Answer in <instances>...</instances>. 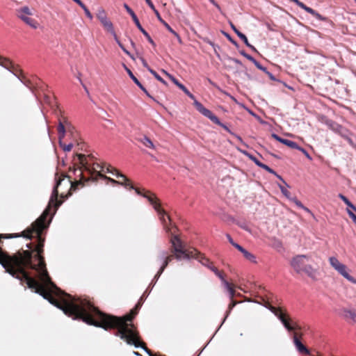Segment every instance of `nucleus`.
<instances>
[{
  "mask_svg": "<svg viewBox=\"0 0 356 356\" xmlns=\"http://www.w3.org/2000/svg\"><path fill=\"white\" fill-rule=\"evenodd\" d=\"M47 294L48 296L43 295V298L62 309L68 316L81 320L88 325L102 327L105 330H115V334L128 344L142 348L149 356H158L153 354L146 346L145 343L141 341L137 327L133 323V320L143 305L142 298L128 314L117 316L100 311L89 300L73 298L59 288L56 290L54 287L50 286Z\"/></svg>",
  "mask_w": 356,
  "mask_h": 356,
  "instance_id": "obj_1",
  "label": "nucleus"
},
{
  "mask_svg": "<svg viewBox=\"0 0 356 356\" xmlns=\"http://www.w3.org/2000/svg\"><path fill=\"white\" fill-rule=\"evenodd\" d=\"M76 156L80 165L77 169L74 167L73 170L74 172L77 170H79V177H80V179L73 181L70 176H67L64 173H61L60 175L56 173V184L53 188L47 208L30 227L24 229L20 234H15L13 236H22L30 240L33 238H36L37 244L35 247V250L36 251L35 258V259L40 261V265L42 266H43V268L46 267L45 260L43 256L45 241V236H43V232L47 229L51 220L52 217L47 220L51 207H54V214L58 208L62 204L64 199L67 198V197L71 195L70 191H75L79 185L83 186V182L90 179L97 180L98 177L104 179H107L108 177L103 175L102 172H108L107 167L109 165H106V163L100 165L97 163H93L91 164L86 155L77 154Z\"/></svg>",
  "mask_w": 356,
  "mask_h": 356,
  "instance_id": "obj_2",
  "label": "nucleus"
},
{
  "mask_svg": "<svg viewBox=\"0 0 356 356\" xmlns=\"http://www.w3.org/2000/svg\"><path fill=\"white\" fill-rule=\"evenodd\" d=\"M309 260V257L308 255L298 254L291 259L290 265L297 273H305L309 277L315 280H316L317 269L307 264Z\"/></svg>",
  "mask_w": 356,
  "mask_h": 356,
  "instance_id": "obj_3",
  "label": "nucleus"
},
{
  "mask_svg": "<svg viewBox=\"0 0 356 356\" xmlns=\"http://www.w3.org/2000/svg\"><path fill=\"white\" fill-rule=\"evenodd\" d=\"M282 323L284 327L289 332H294L301 330L302 327L297 321L290 317V316L284 311L281 307H276L272 305L266 306Z\"/></svg>",
  "mask_w": 356,
  "mask_h": 356,
  "instance_id": "obj_4",
  "label": "nucleus"
},
{
  "mask_svg": "<svg viewBox=\"0 0 356 356\" xmlns=\"http://www.w3.org/2000/svg\"><path fill=\"white\" fill-rule=\"evenodd\" d=\"M176 230H174L169 233L171 235L170 237V243L172 244L170 252L171 253L175 254V259L177 260H180L182 258L188 259L191 258V256H193V254L191 253L192 250H186L184 248V245L179 238V237L175 234Z\"/></svg>",
  "mask_w": 356,
  "mask_h": 356,
  "instance_id": "obj_5",
  "label": "nucleus"
},
{
  "mask_svg": "<svg viewBox=\"0 0 356 356\" xmlns=\"http://www.w3.org/2000/svg\"><path fill=\"white\" fill-rule=\"evenodd\" d=\"M0 65L13 73L26 86L31 88L32 85L29 79L23 74L22 70L15 65L8 58L0 56Z\"/></svg>",
  "mask_w": 356,
  "mask_h": 356,
  "instance_id": "obj_6",
  "label": "nucleus"
},
{
  "mask_svg": "<svg viewBox=\"0 0 356 356\" xmlns=\"http://www.w3.org/2000/svg\"><path fill=\"white\" fill-rule=\"evenodd\" d=\"M17 15L31 28L33 29L38 28L40 24L37 20L31 17L32 13L28 6H24L17 10Z\"/></svg>",
  "mask_w": 356,
  "mask_h": 356,
  "instance_id": "obj_7",
  "label": "nucleus"
},
{
  "mask_svg": "<svg viewBox=\"0 0 356 356\" xmlns=\"http://www.w3.org/2000/svg\"><path fill=\"white\" fill-rule=\"evenodd\" d=\"M330 266L337 270L341 275L347 279L348 281L353 284H356V279L349 275L347 270V266L341 264L337 257H330L329 258Z\"/></svg>",
  "mask_w": 356,
  "mask_h": 356,
  "instance_id": "obj_8",
  "label": "nucleus"
},
{
  "mask_svg": "<svg viewBox=\"0 0 356 356\" xmlns=\"http://www.w3.org/2000/svg\"><path fill=\"white\" fill-rule=\"evenodd\" d=\"M107 172L115 175L119 180L116 181L110 177H107L106 179H108L113 183L118 184L125 187H129V188H134V186L130 179H129L124 175L120 173L116 168L111 165H108L107 167Z\"/></svg>",
  "mask_w": 356,
  "mask_h": 356,
  "instance_id": "obj_9",
  "label": "nucleus"
},
{
  "mask_svg": "<svg viewBox=\"0 0 356 356\" xmlns=\"http://www.w3.org/2000/svg\"><path fill=\"white\" fill-rule=\"evenodd\" d=\"M101 24H102V26H104V29L106 31H107L108 32L111 33L113 37H114V39L116 41V42L118 43V44L119 45V47L122 49V51L127 54L128 55L131 59L133 60H135V57L134 56L133 54H131L124 47V45L121 43V42L118 39V35H116L115 32V30L113 29V25L112 24V22L108 19L106 18V19L104 20H102L100 22Z\"/></svg>",
  "mask_w": 356,
  "mask_h": 356,
  "instance_id": "obj_10",
  "label": "nucleus"
},
{
  "mask_svg": "<svg viewBox=\"0 0 356 356\" xmlns=\"http://www.w3.org/2000/svg\"><path fill=\"white\" fill-rule=\"evenodd\" d=\"M194 105L200 113L210 119L213 123L223 127L226 130L228 129L225 124L220 122L216 115H215L210 110L206 108L200 102L195 100Z\"/></svg>",
  "mask_w": 356,
  "mask_h": 356,
  "instance_id": "obj_11",
  "label": "nucleus"
},
{
  "mask_svg": "<svg viewBox=\"0 0 356 356\" xmlns=\"http://www.w3.org/2000/svg\"><path fill=\"white\" fill-rule=\"evenodd\" d=\"M156 211L157 212L158 216H159V220H161L163 228L167 233L169 234L177 229L176 225H172L170 217L167 214L166 211L162 207Z\"/></svg>",
  "mask_w": 356,
  "mask_h": 356,
  "instance_id": "obj_12",
  "label": "nucleus"
},
{
  "mask_svg": "<svg viewBox=\"0 0 356 356\" xmlns=\"http://www.w3.org/2000/svg\"><path fill=\"white\" fill-rule=\"evenodd\" d=\"M60 113V115L58 118V125L57 127L58 133V140H63L65 137V134L66 130L72 132L73 127L71 126L70 122L67 120V119L63 115L62 111L59 110Z\"/></svg>",
  "mask_w": 356,
  "mask_h": 356,
  "instance_id": "obj_13",
  "label": "nucleus"
},
{
  "mask_svg": "<svg viewBox=\"0 0 356 356\" xmlns=\"http://www.w3.org/2000/svg\"><path fill=\"white\" fill-rule=\"evenodd\" d=\"M124 8L127 11V13L131 15L133 21L134 22L135 24L138 27V29L141 31V33L145 35V37L147 39L148 42L153 46L155 47L156 44L154 42V40L150 37L149 34L142 27L135 13L132 10V9L127 4L124 3Z\"/></svg>",
  "mask_w": 356,
  "mask_h": 356,
  "instance_id": "obj_14",
  "label": "nucleus"
},
{
  "mask_svg": "<svg viewBox=\"0 0 356 356\" xmlns=\"http://www.w3.org/2000/svg\"><path fill=\"white\" fill-rule=\"evenodd\" d=\"M175 258V254L172 253L171 254H168V253L165 251H161L158 255V259L160 261H163V264L161 266L160 269L154 276V280H157L162 273L164 271L165 268L168 266L170 262Z\"/></svg>",
  "mask_w": 356,
  "mask_h": 356,
  "instance_id": "obj_15",
  "label": "nucleus"
},
{
  "mask_svg": "<svg viewBox=\"0 0 356 356\" xmlns=\"http://www.w3.org/2000/svg\"><path fill=\"white\" fill-rule=\"evenodd\" d=\"M191 253L193 254V256L191 257V258L197 259L203 266H206L211 271L213 268H216L213 262L211 261L209 258L206 257L204 254L198 252L196 249H193Z\"/></svg>",
  "mask_w": 356,
  "mask_h": 356,
  "instance_id": "obj_16",
  "label": "nucleus"
},
{
  "mask_svg": "<svg viewBox=\"0 0 356 356\" xmlns=\"http://www.w3.org/2000/svg\"><path fill=\"white\" fill-rule=\"evenodd\" d=\"M143 197L148 200L155 211L159 210L161 208V200L157 197L156 194L152 191L144 190Z\"/></svg>",
  "mask_w": 356,
  "mask_h": 356,
  "instance_id": "obj_17",
  "label": "nucleus"
},
{
  "mask_svg": "<svg viewBox=\"0 0 356 356\" xmlns=\"http://www.w3.org/2000/svg\"><path fill=\"white\" fill-rule=\"evenodd\" d=\"M289 1L295 3L300 8H301L303 10H305L306 12H307L308 13L311 14L312 15H313L316 19H318L319 20H324L325 19V18L321 14L317 13L316 10H314L312 8L307 6L305 3H303L302 2L300 1L299 0H289Z\"/></svg>",
  "mask_w": 356,
  "mask_h": 356,
  "instance_id": "obj_18",
  "label": "nucleus"
},
{
  "mask_svg": "<svg viewBox=\"0 0 356 356\" xmlns=\"http://www.w3.org/2000/svg\"><path fill=\"white\" fill-rule=\"evenodd\" d=\"M293 343L295 344L296 348H297V350L300 353H303V354H305V355H309V350L306 348L305 346H304L300 340L298 339V332H294L293 333Z\"/></svg>",
  "mask_w": 356,
  "mask_h": 356,
  "instance_id": "obj_19",
  "label": "nucleus"
},
{
  "mask_svg": "<svg viewBox=\"0 0 356 356\" xmlns=\"http://www.w3.org/2000/svg\"><path fill=\"white\" fill-rule=\"evenodd\" d=\"M271 137L273 138H274L275 140L279 141L280 143L286 145L287 147H290L291 149H297L298 148H299V145L296 143H295V142H293L292 140H289L288 139L282 138H281L280 136H279L278 135H277L275 134H273L271 135Z\"/></svg>",
  "mask_w": 356,
  "mask_h": 356,
  "instance_id": "obj_20",
  "label": "nucleus"
},
{
  "mask_svg": "<svg viewBox=\"0 0 356 356\" xmlns=\"http://www.w3.org/2000/svg\"><path fill=\"white\" fill-rule=\"evenodd\" d=\"M168 77L187 96H188L191 99H195V96L182 84L175 77H174L171 74H168Z\"/></svg>",
  "mask_w": 356,
  "mask_h": 356,
  "instance_id": "obj_21",
  "label": "nucleus"
},
{
  "mask_svg": "<svg viewBox=\"0 0 356 356\" xmlns=\"http://www.w3.org/2000/svg\"><path fill=\"white\" fill-rule=\"evenodd\" d=\"M229 24H230V26L232 29V30L243 41V42L245 44V45L248 46V47H250L252 50L257 51V49H255V47L249 43L247 37L245 36V35H244L243 33L240 32L236 28V26L232 22H229Z\"/></svg>",
  "mask_w": 356,
  "mask_h": 356,
  "instance_id": "obj_22",
  "label": "nucleus"
},
{
  "mask_svg": "<svg viewBox=\"0 0 356 356\" xmlns=\"http://www.w3.org/2000/svg\"><path fill=\"white\" fill-rule=\"evenodd\" d=\"M342 316L348 322L356 323V311L343 309L342 310Z\"/></svg>",
  "mask_w": 356,
  "mask_h": 356,
  "instance_id": "obj_23",
  "label": "nucleus"
},
{
  "mask_svg": "<svg viewBox=\"0 0 356 356\" xmlns=\"http://www.w3.org/2000/svg\"><path fill=\"white\" fill-rule=\"evenodd\" d=\"M330 128L333 131L341 135L342 137H346V134L348 133V131L346 129L334 122H332L330 124Z\"/></svg>",
  "mask_w": 356,
  "mask_h": 356,
  "instance_id": "obj_24",
  "label": "nucleus"
},
{
  "mask_svg": "<svg viewBox=\"0 0 356 356\" xmlns=\"http://www.w3.org/2000/svg\"><path fill=\"white\" fill-rule=\"evenodd\" d=\"M128 74L129 75L130 78L134 81V82L149 97H151L145 88L141 84V83L138 80V79L134 75L132 72L128 69L126 66H124Z\"/></svg>",
  "mask_w": 356,
  "mask_h": 356,
  "instance_id": "obj_25",
  "label": "nucleus"
},
{
  "mask_svg": "<svg viewBox=\"0 0 356 356\" xmlns=\"http://www.w3.org/2000/svg\"><path fill=\"white\" fill-rule=\"evenodd\" d=\"M155 15L157 17V19L165 26V27L171 33H172L175 36H176L177 38H179V34L175 31L167 23L165 22L161 17L159 13L158 10H155Z\"/></svg>",
  "mask_w": 356,
  "mask_h": 356,
  "instance_id": "obj_26",
  "label": "nucleus"
},
{
  "mask_svg": "<svg viewBox=\"0 0 356 356\" xmlns=\"http://www.w3.org/2000/svg\"><path fill=\"white\" fill-rule=\"evenodd\" d=\"M138 140L147 147H149L150 149L155 148L153 142L150 140L149 138H148L146 136H143L142 138H140Z\"/></svg>",
  "mask_w": 356,
  "mask_h": 356,
  "instance_id": "obj_27",
  "label": "nucleus"
},
{
  "mask_svg": "<svg viewBox=\"0 0 356 356\" xmlns=\"http://www.w3.org/2000/svg\"><path fill=\"white\" fill-rule=\"evenodd\" d=\"M224 286H225V288L227 289V291L229 293L230 300H232L234 298V297L236 296L234 284H231L229 282H225Z\"/></svg>",
  "mask_w": 356,
  "mask_h": 356,
  "instance_id": "obj_28",
  "label": "nucleus"
},
{
  "mask_svg": "<svg viewBox=\"0 0 356 356\" xmlns=\"http://www.w3.org/2000/svg\"><path fill=\"white\" fill-rule=\"evenodd\" d=\"M260 168L266 170L267 172L271 173V174H273L275 175H276L279 179H280L286 186L287 187H289V186L286 184V183L282 179V178L277 175V173L272 169L270 168V167H268L267 165L264 164V163H262L261 165H260Z\"/></svg>",
  "mask_w": 356,
  "mask_h": 356,
  "instance_id": "obj_29",
  "label": "nucleus"
},
{
  "mask_svg": "<svg viewBox=\"0 0 356 356\" xmlns=\"http://www.w3.org/2000/svg\"><path fill=\"white\" fill-rule=\"evenodd\" d=\"M339 197L350 209L356 212V207L350 202V200L343 195L339 194Z\"/></svg>",
  "mask_w": 356,
  "mask_h": 356,
  "instance_id": "obj_30",
  "label": "nucleus"
},
{
  "mask_svg": "<svg viewBox=\"0 0 356 356\" xmlns=\"http://www.w3.org/2000/svg\"><path fill=\"white\" fill-rule=\"evenodd\" d=\"M212 271L215 273V275L216 276H218L220 280L222 282L223 284L225 285V282H228L225 278V274L222 271H220L218 270L217 268H213L212 269Z\"/></svg>",
  "mask_w": 356,
  "mask_h": 356,
  "instance_id": "obj_31",
  "label": "nucleus"
},
{
  "mask_svg": "<svg viewBox=\"0 0 356 356\" xmlns=\"http://www.w3.org/2000/svg\"><path fill=\"white\" fill-rule=\"evenodd\" d=\"M97 17L100 22L108 18L106 11L102 8L98 10Z\"/></svg>",
  "mask_w": 356,
  "mask_h": 356,
  "instance_id": "obj_32",
  "label": "nucleus"
},
{
  "mask_svg": "<svg viewBox=\"0 0 356 356\" xmlns=\"http://www.w3.org/2000/svg\"><path fill=\"white\" fill-rule=\"evenodd\" d=\"M59 145L62 147L63 151H65V152L71 151V149L73 147V143H70L66 145L63 142V140H59Z\"/></svg>",
  "mask_w": 356,
  "mask_h": 356,
  "instance_id": "obj_33",
  "label": "nucleus"
},
{
  "mask_svg": "<svg viewBox=\"0 0 356 356\" xmlns=\"http://www.w3.org/2000/svg\"><path fill=\"white\" fill-rule=\"evenodd\" d=\"M241 253L243 254L244 257L246 259H248L252 262H254V263L256 262L254 255H253L252 253L247 251L245 249Z\"/></svg>",
  "mask_w": 356,
  "mask_h": 356,
  "instance_id": "obj_34",
  "label": "nucleus"
},
{
  "mask_svg": "<svg viewBox=\"0 0 356 356\" xmlns=\"http://www.w3.org/2000/svg\"><path fill=\"white\" fill-rule=\"evenodd\" d=\"M290 200H291L293 202H294V203L296 204V205L297 207H298L299 208L302 209L303 210H305V211H307V212H308V213H310V210H309L307 207H305V206L302 204V202H301L300 201H299L298 199H296V198H291V199H290Z\"/></svg>",
  "mask_w": 356,
  "mask_h": 356,
  "instance_id": "obj_35",
  "label": "nucleus"
},
{
  "mask_svg": "<svg viewBox=\"0 0 356 356\" xmlns=\"http://www.w3.org/2000/svg\"><path fill=\"white\" fill-rule=\"evenodd\" d=\"M149 72L161 83H162L163 85L167 86L166 81L159 76L157 72L154 70H149Z\"/></svg>",
  "mask_w": 356,
  "mask_h": 356,
  "instance_id": "obj_36",
  "label": "nucleus"
},
{
  "mask_svg": "<svg viewBox=\"0 0 356 356\" xmlns=\"http://www.w3.org/2000/svg\"><path fill=\"white\" fill-rule=\"evenodd\" d=\"M244 154L247 155L250 158V159L252 160L257 166L260 167V165L263 163L260 162L255 156L246 152H244Z\"/></svg>",
  "mask_w": 356,
  "mask_h": 356,
  "instance_id": "obj_37",
  "label": "nucleus"
},
{
  "mask_svg": "<svg viewBox=\"0 0 356 356\" xmlns=\"http://www.w3.org/2000/svg\"><path fill=\"white\" fill-rule=\"evenodd\" d=\"M281 192L282 194L286 196L287 198H290V192L283 186L279 185Z\"/></svg>",
  "mask_w": 356,
  "mask_h": 356,
  "instance_id": "obj_38",
  "label": "nucleus"
},
{
  "mask_svg": "<svg viewBox=\"0 0 356 356\" xmlns=\"http://www.w3.org/2000/svg\"><path fill=\"white\" fill-rule=\"evenodd\" d=\"M139 58V59L140 60V61L142 62V64L147 69V70L149 72V70H152L149 66V65L147 64V61L145 60V59L142 57V56H138Z\"/></svg>",
  "mask_w": 356,
  "mask_h": 356,
  "instance_id": "obj_39",
  "label": "nucleus"
},
{
  "mask_svg": "<svg viewBox=\"0 0 356 356\" xmlns=\"http://www.w3.org/2000/svg\"><path fill=\"white\" fill-rule=\"evenodd\" d=\"M353 148H356V145L354 143L353 140L349 137V132L346 134V137H343Z\"/></svg>",
  "mask_w": 356,
  "mask_h": 356,
  "instance_id": "obj_40",
  "label": "nucleus"
},
{
  "mask_svg": "<svg viewBox=\"0 0 356 356\" xmlns=\"http://www.w3.org/2000/svg\"><path fill=\"white\" fill-rule=\"evenodd\" d=\"M238 303V301L234 300V298L231 300V302L229 304L228 306V313L230 312V311Z\"/></svg>",
  "mask_w": 356,
  "mask_h": 356,
  "instance_id": "obj_41",
  "label": "nucleus"
},
{
  "mask_svg": "<svg viewBox=\"0 0 356 356\" xmlns=\"http://www.w3.org/2000/svg\"><path fill=\"white\" fill-rule=\"evenodd\" d=\"M82 9L84 10V13L90 19H92V15L88 8L86 6V5L82 8Z\"/></svg>",
  "mask_w": 356,
  "mask_h": 356,
  "instance_id": "obj_42",
  "label": "nucleus"
},
{
  "mask_svg": "<svg viewBox=\"0 0 356 356\" xmlns=\"http://www.w3.org/2000/svg\"><path fill=\"white\" fill-rule=\"evenodd\" d=\"M241 54L245 57L248 60L252 61V63L255 60V59L250 55L246 54L245 51H241Z\"/></svg>",
  "mask_w": 356,
  "mask_h": 356,
  "instance_id": "obj_43",
  "label": "nucleus"
},
{
  "mask_svg": "<svg viewBox=\"0 0 356 356\" xmlns=\"http://www.w3.org/2000/svg\"><path fill=\"white\" fill-rule=\"evenodd\" d=\"M253 63L255 65V66H256L258 69H259V70H262V71H264V72H265L267 71L266 68V67H263V66H262V65H261L258 61H257L256 60L253 62Z\"/></svg>",
  "mask_w": 356,
  "mask_h": 356,
  "instance_id": "obj_44",
  "label": "nucleus"
},
{
  "mask_svg": "<svg viewBox=\"0 0 356 356\" xmlns=\"http://www.w3.org/2000/svg\"><path fill=\"white\" fill-rule=\"evenodd\" d=\"M297 149H298L299 151L302 152L308 159L312 160L311 156L309 154V153L304 148H302V147L299 146V148H298Z\"/></svg>",
  "mask_w": 356,
  "mask_h": 356,
  "instance_id": "obj_45",
  "label": "nucleus"
},
{
  "mask_svg": "<svg viewBox=\"0 0 356 356\" xmlns=\"http://www.w3.org/2000/svg\"><path fill=\"white\" fill-rule=\"evenodd\" d=\"M145 2L147 3V5L151 8V9L152 10H154V12L155 13V10H157L156 8H155V6L153 4L152 1L151 0H145Z\"/></svg>",
  "mask_w": 356,
  "mask_h": 356,
  "instance_id": "obj_46",
  "label": "nucleus"
},
{
  "mask_svg": "<svg viewBox=\"0 0 356 356\" xmlns=\"http://www.w3.org/2000/svg\"><path fill=\"white\" fill-rule=\"evenodd\" d=\"M136 191V193L139 195H141L143 196V194H144V190H145V188H143V189H140L139 188H134Z\"/></svg>",
  "mask_w": 356,
  "mask_h": 356,
  "instance_id": "obj_47",
  "label": "nucleus"
},
{
  "mask_svg": "<svg viewBox=\"0 0 356 356\" xmlns=\"http://www.w3.org/2000/svg\"><path fill=\"white\" fill-rule=\"evenodd\" d=\"M233 246H234V247H235V248H236L238 250H239L241 252H243V251H244V250H245V249H244L241 245H240L239 244H238V243H236L235 244H234V245H233Z\"/></svg>",
  "mask_w": 356,
  "mask_h": 356,
  "instance_id": "obj_48",
  "label": "nucleus"
},
{
  "mask_svg": "<svg viewBox=\"0 0 356 356\" xmlns=\"http://www.w3.org/2000/svg\"><path fill=\"white\" fill-rule=\"evenodd\" d=\"M275 245V248H282V244L281 241H279V240H275V245Z\"/></svg>",
  "mask_w": 356,
  "mask_h": 356,
  "instance_id": "obj_49",
  "label": "nucleus"
},
{
  "mask_svg": "<svg viewBox=\"0 0 356 356\" xmlns=\"http://www.w3.org/2000/svg\"><path fill=\"white\" fill-rule=\"evenodd\" d=\"M229 242L232 245H234V244H235L236 243L233 241L232 238L231 237V236L229 234H227L226 235Z\"/></svg>",
  "mask_w": 356,
  "mask_h": 356,
  "instance_id": "obj_50",
  "label": "nucleus"
},
{
  "mask_svg": "<svg viewBox=\"0 0 356 356\" xmlns=\"http://www.w3.org/2000/svg\"><path fill=\"white\" fill-rule=\"evenodd\" d=\"M75 3H76L81 8L85 6V4L81 0H73Z\"/></svg>",
  "mask_w": 356,
  "mask_h": 356,
  "instance_id": "obj_51",
  "label": "nucleus"
},
{
  "mask_svg": "<svg viewBox=\"0 0 356 356\" xmlns=\"http://www.w3.org/2000/svg\"><path fill=\"white\" fill-rule=\"evenodd\" d=\"M226 37L228 38V40L234 44L236 45L237 43L235 40H234L228 34H225Z\"/></svg>",
  "mask_w": 356,
  "mask_h": 356,
  "instance_id": "obj_52",
  "label": "nucleus"
},
{
  "mask_svg": "<svg viewBox=\"0 0 356 356\" xmlns=\"http://www.w3.org/2000/svg\"><path fill=\"white\" fill-rule=\"evenodd\" d=\"M209 1L218 8H220L219 5L215 1V0H209Z\"/></svg>",
  "mask_w": 356,
  "mask_h": 356,
  "instance_id": "obj_53",
  "label": "nucleus"
},
{
  "mask_svg": "<svg viewBox=\"0 0 356 356\" xmlns=\"http://www.w3.org/2000/svg\"><path fill=\"white\" fill-rule=\"evenodd\" d=\"M129 41H130V43H131V45L135 48L136 47V44L135 42L133 41V40L131 38H129Z\"/></svg>",
  "mask_w": 356,
  "mask_h": 356,
  "instance_id": "obj_54",
  "label": "nucleus"
},
{
  "mask_svg": "<svg viewBox=\"0 0 356 356\" xmlns=\"http://www.w3.org/2000/svg\"><path fill=\"white\" fill-rule=\"evenodd\" d=\"M266 73L267 74H268V76H270V78L271 79H274V77H273V74H272L271 73H270V72H268V71H266Z\"/></svg>",
  "mask_w": 356,
  "mask_h": 356,
  "instance_id": "obj_55",
  "label": "nucleus"
},
{
  "mask_svg": "<svg viewBox=\"0 0 356 356\" xmlns=\"http://www.w3.org/2000/svg\"><path fill=\"white\" fill-rule=\"evenodd\" d=\"M302 333H298V339H299L300 340V338H302Z\"/></svg>",
  "mask_w": 356,
  "mask_h": 356,
  "instance_id": "obj_56",
  "label": "nucleus"
},
{
  "mask_svg": "<svg viewBox=\"0 0 356 356\" xmlns=\"http://www.w3.org/2000/svg\"><path fill=\"white\" fill-rule=\"evenodd\" d=\"M240 226H241V227H242L243 229H244L245 230H249L248 228L245 225H240Z\"/></svg>",
  "mask_w": 356,
  "mask_h": 356,
  "instance_id": "obj_57",
  "label": "nucleus"
},
{
  "mask_svg": "<svg viewBox=\"0 0 356 356\" xmlns=\"http://www.w3.org/2000/svg\"><path fill=\"white\" fill-rule=\"evenodd\" d=\"M162 72H163V74H165L167 76H168V74H170L168 72H166L165 70H162Z\"/></svg>",
  "mask_w": 356,
  "mask_h": 356,
  "instance_id": "obj_58",
  "label": "nucleus"
},
{
  "mask_svg": "<svg viewBox=\"0 0 356 356\" xmlns=\"http://www.w3.org/2000/svg\"><path fill=\"white\" fill-rule=\"evenodd\" d=\"M134 354L137 356H141V355L138 352L134 351Z\"/></svg>",
  "mask_w": 356,
  "mask_h": 356,
  "instance_id": "obj_59",
  "label": "nucleus"
},
{
  "mask_svg": "<svg viewBox=\"0 0 356 356\" xmlns=\"http://www.w3.org/2000/svg\"><path fill=\"white\" fill-rule=\"evenodd\" d=\"M234 60L235 63L241 64V62L238 60L234 59Z\"/></svg>",
  "mask_w": 356,
  "mask_h": 356,
  "instance_id": "obj_60",
  "label": "nucleus"
},
{
  "mask_svg": "<svg viewBox=\"0 0 356 356\" xmlns=\"http://www.w3.org/2000/svg\"><path fill=\"white\" fill-rule=\"evenodd\" d=\"M356 2V0H354Z\"/></svg>",
  "mask_w": 356,
  "mask_h": 356,
  "instance_id": "obj_61",
  "label": "nucleus"
},
{
  "mask_svg": "<svg viewBox=\"0 0 356 356\" xmlns=\"http://www.w3.org/2000/svg\"><path fill=\"white\" fill-rule=\"evenodd\" d=\"M356 149V148H355Z\"/></svg>",
  "mask_w": 356,
  "mask_h": 356,
  "instance_id": "obj_62",
  "label": "nucleus"
}]
</instances>
